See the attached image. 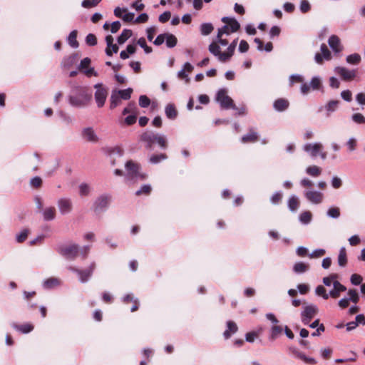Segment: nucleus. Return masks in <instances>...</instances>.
Returning <instances> with one entry per match:
<instances>
[{
	"instance_id": "1",
	"label": "nucleus",
	"mask_w": 365,
	"mask_h": 365,
	"mask_svg": "<svg viewBox=\"0 0 365 365\" xmlns=\"http://www.w3.org/2000/svg\"><path fill=\"white\" fill-rule=\"evenodd\" d=\"M139 141L144 143V147L147 150H152L155 143L158 144L163 149H165L168 147L166 138L152 130L143 132L139 137Z\"/></svg>"
},
{
	"instance_id": "2",
	"label": "nucleus",
	"mask_w": 365,
	"mask_h": 365,
	"mask_svg": "<svg viewBox=\"0 0 365 365\" xmlns=\"http://www.w3.org/2000/svg\"><path fill=\"white\" fill-rule=\"evenodd\" d=\"M57 252L68 259H75L79 253V247L76 244L64 245L58 247Z\"/></svg>"
},
{
	"instance_id": "3",
	"label": "nucleus",
	"mask_w": 365,
	"mask_h": 365,
	"mask_svg": "<svg viewBox=\"0 0 365 365\" xmlns=\"http://www.w3.org/2000/svg\"><path fill=\"white\" fill-rule=\"evenodd\" d=\"M91 98V95L86 93L84 90L81 89L76 95L70 96L69 103L73 106L83 107L88 104Z\"/></svg>"
},
{
	"instance_id": "4",
	"label": "nucleus",
	"mask_w": 365,
	"mask_h": 365,
	"mask_svg": "<svg viewBox=\"0 0 365 365\" xmlns=\"http://www.w3.org/2000/svg\"><path fill=\"white\" fill-rule=\"evenodd\" d=\"M140 164L135 163L133 160H128L125 163L127 175L131 179L140 178V180H144L147 178L145 174H142L140 173Z\"/></svg>"
},
{
	"instance_id": "5",
	"label": "nucleus",
	"mask_w": 365,
	"mask_h": 365,
	"mask_svg": "<svg viewBox=\"0 0 365 365\" xmlns=\"http://www.w3.org/2000/svg\"><path fill=\"white\" fill-rule=\"evenodd\" d=\"M216 99L224 109L235 108L233 100L227 95L225 89H220L217 92Z\"/></svg>"
},
{
	"instance_id": "6",
	"label": "nucleus",
	"mask_w": 365,
	"mask_h": 365,
	"mask_svg": "<svg viewBox=\"0 0 365 365\" xmlns=\"http://www.w3.org/2000/svg\"><path fill=\"white\" fill-rule=\"evenodd\" d=\"M96 89L95 93V100L98 108L104 106L107 96L108 89L104 88L102 84L98 83L94 86Z\"/></svg>"
},
{
	"instance_id": "7",
	"label": "nucleus",
	"mask_w": 365,
	"mask_h": 365,
	"mask_svg": "<svg viewBox=\"0 0 365 365\" xmlns=\"http://www.w3.org/2000/svg\"><path fill=\"white\" fill-rule=\"evenodd\" d=\"M111 197L103 195L98 197L94 202V212H99L105 210L109 205Z\"/></svg>"
},
{
	"instance_id": "8",
	"label": "nucleus",
	"mask_w": 365,
	"mask_h": 365,
	"mask_svg": "<svg viewBox=\"0 0 365 365\" xmlns=\"http://www.w3.org/2000/svg\"><path fill=\"white\" fill-rule=\"evenodd\" d=\"M95 268H96V264L93 262L89 266V267L88 269H84V270L78 269L75 267H70L69 269L73 272H76L79 275L80 280L81 282H86L88 280L90 277L92 275Z\"/></svg>"
},
{
	"instance_id": "9",
	"label": "nucleus",
	"mask_w": 365,
	"mask_h": 365,
	"mask_svg": "<svg viewBox=\"0 0 365 365\" xmlns=\"http://www.w3.org/2000/svg\"><path fill=\"white\" fill-rule=\"evenodd\" d=\"M335 71L345 81H352L356 76V70H349L344 67H336Z\"/></svg>"
},
{
	"instance_id": "10",
	"label": "nucleus",
	"mask_w": 365,
	"mask_h": 365,
	"mask_svg": "<svg viewBox=\"0 0 365 365\" xmlns=\"http://www.w3.org/2000/svg\"><path fill=\"white\" fill-rule=\"evenodd\" d=\"M58 207L62 215H66L71 212L73 208L72 202L68 198H61L58 200Z\"/></svg>"
},
{
	"instance_id": "11",
	"label": "nucleus",
	"mask_w": 365,
	"mask_h": 365,
	"mask_svg": "<svg viewBox=\"0 0 365 365\" xmlns=\"http://www.w3.org/2000/svg\"><path fill=\"white\" fill-rule=\"evenodd\" d=\"M321 51L322 54L319 53H317L315 54V61L319 64L323 63V58L326 60H330L331 58V55L330 51L328 49L327 45L325 43H322L321 45Z\"/></svg>"
},
{
	"instance_id": "12",
	"label": "nucleus",
	"mask_w": 365,
	"mask_h": 365,
	"mask_svg": "<svg viewBox=\"0 0 365 365\" xmlns=\"http://www.w3.org/2000/svg\"><path fill=\"white\" fill-rule=\"evenodd\" d=\"M304 196L309 201L314 204L321 203L324 198L323 193L317 191H307Z\"/></svg>"
},
{
	"instance_id": "13",
	"label": "nucleus",
	"mask_w": 365,
	"mask_h": 365,
	"mask_svg": "<svg viewBox=\"0 0 365 365\" xmlns=\"http://www.w3.org/2000/svg\"><path fill=\"white\" fill-rule=\"evenodd\" d=\"M83 138L88 142L96 143L98 141V138L92 128H86L82 131Z\"/></svg>"
},
{
	"instance_id": "14",
	"label": "nucleus",
	"mask_w": 365,
	"mask_h": 365,
	"mask_svg": "<svg viewBox=\"0 0 365 365\" xmlns=\"http://www.w3.org/2000/svg\"><path fill=\"white\" fill-rule=\"evenodd\" d=\"M333 286L334 288L330 291L329 295L334 299L338 298L341 292H345L346 290V287L336 280L333 282Z\"/></svg>"
},
{
	"instance_id": "15",
	"label": "nucleus",
	"mask_w": 365,
	"mask_h": 365,
	"mask_svg": "<svg viewBox=\"0 0 365 365\" xmlns=\"http://www.w3.org/2000/svg\"><path fill=\"white\" fill-rule=\"evenodd\" d=\"M329 46L335 53H339L342 51V46H341V41L339 38L336 35H332L328 40Z\"/></svg>"
},
{
	"instance_id": "16",
	"label": "nucleus",
	"mask_w": 365,
	"mask_h": 365,
	"mask_svg": "<svg viewBox=\"0 0 365 365\" xmlns=\"http://www.w3.org/2000/svg\"><path fill=\"white\" fill-rule=\"evenodd\" d=\"M273 106L276 110L283 112L289 108V102L286 98H278L274 102Z\"/></svg>"
},
{
	"instance_id": "17",
	"label": "nucleus",
	"mask_w": 365,
	"mask_h": 365,
	"mask_svg": "<svg viewBox=\"0 0 365 365\" xmlns=\"http://www.w3.org/2000/svg\"><path fill=\"white\" fill-rule=\"evenodd\" d=\"M43 220L51 221L55 219L56 210L53 206L47 207L41 210Z\"/></svg>"
},
{
	"instance_id": "18",
	"label": "nucleus",
	"mask_w": 365,
	"mask_h": 365,
	"mask_svg": "<svg viewBox=\"0 0 365 365\" xmlns=\"http://www.w3.org/2000/svg\"><path fill=\"white\" fill-rule=\"evenodd\" d=\"M227 329L223 333V336L225 339L231 337L232 334L236 333L238 330V327L233 321H228L227 322Z\"/></svg>"
},
{
	"instance_id": "19",
	"label": "nucleus",
	"mask_w": 365,
	"mask_h": 365,
	"mask_svg": "<svg viewBox=\"0 0 365 365\" xmlns=\"http://www.w3.org/2000/svg\"><path fill=\"white\" fill-rule=\"evenodd\" d=\"M222 21L230 26L231 32H236L240 28L239 22L234 18L223 17Z\"/></svg>"
},
{
	"instance_id": "20",
	"label": "nucleus",
	"mask_w": 365,
	"mask_h": 365,
	"mask_svg": "<svg viewBox=\"0 0 365 365\" xmlns=\"http://www.w3.org/2000/svg\"><path fill=\"white\" fill-rule=\"evenodd\" d=\"M322 145L320 143L307 144L304 146V150L307 152H310L312 157H317L318 153L322 150Z\"/></svg>"
},
{
	"instance_id": "21",
	"label": "nucleus",
	"mask_w": 365,
	"mask_h": 365,
	"mask_svg": "<svg viewBox=\"0 0 365 365\" xmlns=\"http://www.w3.org/2000/svg\"><path fill=\"white\" fill-rule=\"evenodd\" d=\"M259 140L257 133L253 130L250 129L249 133L242 137V142L243 143H255Z\"/></svg>"
},
{
	"instance_id": "22",
	"label": "nucleus",
	"mask_w": 365,
	"mask_h": 365,
	"mask_svg": "<svg viewBox=\"0 0 365 365\" xmlns=\"http://www.w3.org/2000/svg\"><path fill=\"white\" fill-rule=\"evenodd\" d=\"M318 313V308L317 306L311 304L306 306L304 311L302 312V316H305L309 318H314V316Z\"/></svg>"
},
{
	"instance_id": "23",
	"label": "nucleus",
	"mask_w": 365,
	"mask_h": 365,
	"mask_svg": "<svg viewBox=\"0 0 365 365\" xmlns=\"http://www.w3.org/2000/svg\"><path fill=\"white\" fill-rule=\"evenodd\" d=\"M166 116L170 119H175L178 115V111L174 104L169 103L165 107Z\"/></svg>"
},
{
	"instance_id": "24",
	"label": "nucleus",
	"mask_w": 365,
	"mask_h": 365,
	"mask_svg": "<svg viewBox=\"0 0 365 365\" xmlns=\"http://www.w3.org/2000/svg\"><path fill=\"white\" fill-rule=\"evenodd\" d=\"M122 99L119 98L118 94L115 91H113L111 93L110 98V108L114 109L117 106H118L121 103Z\"/></svg>"
},
{
	"instance_id": "25",
	"label": "nucleus",
	"mask_w": 365,
	"mask_h": 365,
	"mask_svg": "<svg viewBox=\"0 0 365 365\" xmlns=\"http://www.w3.org/2000/svg\"><path fill=\"white\" fill-rule=\"evenodd\" d=\"M338 264L340 267H345L347 264L346 251L344 247H341L339 250L338 256Z\"/></svg>"
},
{
	"instance_id": "26",
	"label": "nucleus",
	"mask_w": 365,
	"mask_h": 365,
	"mask_svg": "<svg viewBox=\"0 0 365 365\" xmlns=\"http://www.w3.org/2000/svg\"><path fill=\"white\" fill-rule=\"evenodd\" d=\"M300 205V202L297 197L293 195L289 197L288 200V207L289 210L294 212L298 210Z\"/></svg>"
},
{
	"instance_id": "27",
	"label": "nucleus",
	"mask_w": 365,
	"mask_h": 365,
	"mask_svg": "<svg viewBox=\"0 0 365 365\" xmlns=\"http://www.w3.org/2000/svg\"><path fill=\"white\" fill-rule=\"evenodd\" d=\"M77 34L78 31L76 30H73L70 33L68 36V42L72 48H78L79 46V43L77 41Z\"/></svg>"
},
{
	"instance_id": "28",
	"label": "nucleus",
	"mask_w": 365,
	"mask_h": 365,
	"mask_svg": "<svg viewBox=\"0 0 365 365\" xmlns=\"http://www.w3.org/2000/svg\"><path fill=\"white\" fill-rule=\"evenodd\" d=\"M282 327L279 325H274L271 329L269 339L274 341L282 333Z\"/></svg>"
},
{
	"instance_id": "29",
	"label": "nucleus",
	"mask_w": 365,
	"mask_h": 365,
	"mask_svg": "<svg viewBox=\"0 0 365 365\" xmlns=\"http://www.w3.org/2000/svg\"><path fill=\"white\" fill-rule=\"evenodd\" d=\"M119 98L122 100H129L131 97V94L133 93V89L129 88L124 90H115Z\"/></svg>"
},
{
	"instance_id": "30",
	"label": "nucleus",
	"mask_w": 365,
	"mask_h": 365,
	"mask_svg": "<svg viewBox=\"0 0 365 365\" xmlns=\"http://www.w3.org/2000/svg\"><path fill=\"white\" fill-rule=\"evenodd\" d=\"M306 173L312 177H318L322 173V168L317 165L309 166L306 169Z\"/></svg>"
},
{
	"instance_id": "31",
	"label": "nucleus",
	"mask_w": 365,
	"mask_h": 365,
	"mask_svg": "<svg viewBox=\"0 0 365 365\" xmlns=\"http://www.w3.org/2000/svg\"><path fill=\"white\" fill-rule=\"evenodd\" d=\"M309 269L308 264L299 262L294 265L293 270L296 273H304Z\"/></svg>"
},
{
	"instance_id": "32",
	"label": "nucleus",
	"mask_w": 365,
	"mask_h": 365,
	"mask_svg": "<svg viewBox=\"0 0 365 365\" xmlns=\"http://www.w3.org/2000/svg\"><path fill=\"white\" fill-rule=\"evenodd\" d=\"M133 34L130 29H124L121 34L118 37V43L119 44L124 43Z\"/></svg>"
},
{
	"instance_id": "33",
	"label": "nucleus",
	"mask_w": 365,
	"mask_h": 365,
	"mask_svg": "<svg viewBox=\"0 0 365 365\" xmlns=\"http://www.w3.org/2000/svg\"><path fill=\"white\" fill-rule=\"evenodd\" d=\"M168 156L165 153L152 155L149 161L152 164H157L160 161L167 159Z\"/></svg>"
},
{
	"instance_id": "34",
	"label": "nucleus",
	"mask_w": 365,
	"mask_h": 365,
	"mask_svg": "<svg viewBox=\"0 0 365 365\" xmlns=\"http://www.w3.org/2000/svg\"><path fill=\"white\" fill-rule=\"evenodd\" d=\"M165 40L166 45L168 48L175 47L178 42L177 38L171 34H166Z\"/></svg>"
},
{
	"instance_id": "35",
	"label": "nucleus",
	"mask_w": 365,
	"mask_h": 365,
	"mask_svg": "<svg viewBox=\"0 0 365 365\" xmlns=\"http://www.w3.org/2000/svg\"><path fill=\"white\" fill-rule=\"evenodd\" d=\"M214 27L210 23L202 24L200 26V31L202 35L207 36L212 33Z\"/></svg>"
},
{
	"instance_id": "36",
	"label": "nucleus",
	"mask_w": 365,
	"mask_h": 365,
	"mask_svg": "<svg viewBox=\"0 0 365 365\" xmlns=\"http://www.w3.org/2000/svg\"><path fill=\"white\" fill-rule=\"evenodd\" d=\"M152 191V187L150 185H144L141 188L135 192L136 196L149 195Z\"/></svg>"
},
{
	"instance_id": "37",
	"label": "nucleus",
	"mask_w": 365,
	"mask_h": 365,
	"mask_svg": "<svg viewBox=\"0 0 365 365\" xmlns=\"http://www.w3.org/2000/svg\"><path fill=\"white\" fill-rule=\"evenodd\" d=\"M346 61L350 64L357 65L361 61V56L358 53L349 55L346 57Z\"/></svg>"
},
{
	"instance_id": "38",
	"label": "nucleus",
	"mask_w": 365,
	"mask_h": 365,
	"mask_svg": "<svg viewBox=\"0 0 365 365\" xmlns=\"http://www.w3.org/2000/svg\"><path fill=\"white\" fill-rule=\"evenodd\" d=\"M136 105H135V102H130L128 105L127 107H125L123 112H122V114L123 115H125L128 113H132V114H135L136 113Z\"/></svg>"
},
{
	"instance_id": "39",
	"label": "nucleus",
	"mask_w": 365,
	"mask_h": 365,
	"mask_svg": "<svg viewBox=\"0 0 365 365\" xmlns=\"http://www.w3.org/2000/svg\"><path fill=\"white\" fill-rule=\"evenodd\" d=\"M101 0H84L82 1L81 5L86 9H90L96 6Z\"/></svg>"
},
{
	"instance_id": "40",
	"label": "nucleus",
	"mask_w": 365,
	"mask_h": 365,
	"mask_svg": "<svg viewBox=\"0 0 365 365\" xmlns=\"http://www.w3.org/2000/svg\"><path fill=\"white\" fill-rule=\"evenodd\" d=\"M209 51L217 57L221 52L220 47L216 42H212L209 46Z\"/></svg>"
},
{
	"instance_id": "41",
	"label": "nucleus",
	"mask_w": 365,
	"mask_h": 365,
	"mask_svg": "<svg viewBox=\"0 0 365 365\" xmlns=\"http://www.w3.org/2000/svg\"><path fill=\"white\" fill-rule=\"evenodd\" d=\"M17 329L22 333L26 334L31 331L34 329V326L31 324H24L16 327Z\"/></svg>"
},
{
	"instance_id": "42",
	"label": "nucleus",
	"mask_w": 365,
	"mask_h": 365,
	"mask_svg": "<svg viewBox=\"0 0 365 365\" xmlns=\"http://www.w3.org/2000/svg\"><path fill=\"white\" fill-rule=\"evenodd\" d=\"M138 44L144 49L146 53H150L153 51L152 48L147 45L146 41L143 37H141L138 39Z\"/></svg>"
},
{
	"instance_id": "43",
	"label": "nucleus",
	"mask_w": 365,
	"mask_h": 365,
	"mask_svg": "<svg viewBox=\"0 0 365 365\" xmlns=\"http://www.w3.org/2000/svg\"><path fill=\"white\" fill-rule=\"evenodd\" d=\"M316 294L318 296L323 297L324 299H328L329 295L327 293L326 289L322 285H319L316 288Z\"/></svg>"
},
{
	"instance_id": "44",
	"label": "nucleus",
	"mask_w": 365,
	"mask_h": 365,
	"mask_svg": "<svg viewBox=\"0 0 365 365\" xmlns=\"http://www.w3.org/2000/svg\"><path fill=\"white\" fill-rule=\"evenodd\" d=\"M312 213L309 211L303 212L299 217L300 221L304 224L309 223L312 220Z\"/></svg>"
},
{
	"instance_id": "45",
	"label": "nucleus",
	"mask_w": 365,
	"mask_h": 365,
	"mask_svg": "<svg viewBox=\"0 0 365 365\" xmlns=\"http://www.w3.org/2000/svg\"><path fill=\"white\" fill-rule=\"evenodd\" d=\"M106 41L107 43V48L106 49V53L108 56H112V51L110 50V45L113 43V37L111 35H108L106 37Z\"/></svg>"
},
{
	"instance_id": "46",
	"label": "nucleus",
	"mask_w": 365,
	"mask_h": 365,
	"mask_svg": "<svg viewBox=\"0 0 365 365\" xmlns=\"http://www.w3.org/2000/svg\"><path fill=\"white\" fill-rule=\"evenodd\" d=\"M310 85L313 90H319L322 87L321 79L319 77L312 78Z\"/></svg>"
},
{
	"instance_id": "47",
	"label": "nucleus",
	"mask_w": 365,
	"mask_h": 365,
	"mask_svg": "<svg viewBox=\"0 0 365 365\" xmlns=\"http://www.w3.org/2000/svg\"><path fill=\"white\" fill-rule=\"evenodd\" d=\"M29 230L28 229L23 230L21 231V232L16 236V241L19 243L24 242L26 240V238L29 235Z\"/></svg>"
},
{
	"instance_id": "48",
	"label": "nucleus",
	"mask_w": 365,
	"mask_h": 365,
	"mask_svg": "<svg viewBox=\"0 0 365 365\" xmlns=\"http://www.w3.org/2000/svg\"><path fill=\"white\" fill-rule=\"evenodd\" d=\"M233 55L227 50L225 52H220L217 56L218 60L221 62H227Z\"/></svg>"
},
{
	"instance_id": "49",
	"label": "nucleus",
	"mask_w": 365,
	"mask_h": 365,
	"mask_svg": "<svg viewBox=\"0 0 365 365\" xmlns=\"http://www.w3.org/2000/svg\"><path fill=\"white\" fill-rule=\"evenodd\" d=\"M58 284V280L56 278H49L46 279L43 285L46 288L50 289Z\"/></svg>"
},
{
	"instance_id": "50",
	"label": "nucleus",
	"mask_w": 365,
	"mask_h": 365,
	"mask_svg": "<svg viewBox=\"0 0 365 365\" xmlns=\"http://www.w3.org/2000/svg\"><path fill=\"white\" fill-rule=\"evenodd\" d=\"M150 104V100L145 95H142L139 98V105L142 108H147Z\"/></svg>"
},
{
	"instance_id": "51",
	"label": "nucleus",
	"mask_w": 365,
	"mask_h": 365,
	"mask_svg": "<svg viewBox=\"0 0 365 365\" xmlns=\"http://www.w3.org/2000/svg\"><path fill=\"white\" fill-rule=\"evenodd\" d=\"M79 192L81 196H86L90 192V187L86 183H81L79 185Z\"/></svg>"
},
{
	"instance_id": "52",
	"label": "nucleus",
	"mask_w": 365,
	"mask_h": 365,
	"mask_svg": "<svg viewBox=\"0 0 365 365\" xmlns=\"http://www.w3.org/2000/svg\"><path fill=\"white\" fill-rule=\"evenodd\" d=\"M86 42L88 46H93L97 44V38L93 34H89L86 38Z\"/></svg>"
},
{
	"instance_id": "53",
	"label": "nucleus",
	"mask_w": 365,
	"mask_h": 365,
	"mask_svg": "<svg viewBox=\"0 0 365 365\" xmlns=\"http://www.w3.org/2000/svg\"><path fill=\"white\" fill-rule=\"evenodd\" d=\"M311 9V5L307 0H302L300 4V11L303 13H307Z\"/></svg>"
},
{
	"instance_id": "54",
	"label": "nucleus",
	"mask_w": 365,
	"mask_h": 365,
	"mask_svg": "<svg viewBox=\"0 0 365 365\" xmlns=\"http://www.w3.org/2000/svg\"><path fill=\"white\" fill-rule=\"evenodd\" d=\"M339 103V101H330L326 106V109L329 112L334 111Z\"/></svg>"
},
{
	"instance_id": "55",
	"label": "nucleus",
	"mask_w": 365,
	"mask_h": 365,
	"mask_svg": "<svg viewBox=\"0 0 365 365\" xmlns=\"http://www.w3.org/2000/svg\"><path fill=\"white\" fill-rule=\"evenodd\" d=\"M327 214L329 217L337 218L340 215V210L339 207H331L329 209Z\"/></svg>"
},
{
	"instance_id": "56",
	"label": "nucleus",
	"mask_w": 365,
	"mask_h": 365,
	"mask_svg": "<svg viewBox=\"0 0 365 365\" xmlns=\"http://www.w3.org/2000/svg\"><path fill=\"white\" fill-rule=\"evenodd\" d=\"M136 120H137V113H135V114H131V115L127 116L125 118L124 122L127 125H132L134 123H135Z\"/></svg>"
},
{
	"instance_id": "57",
	"label": "nucleus",
	"mask_w": 365,
	"mask_h": 365,
	"mask_svg": "<svg viewBox=\"0 0 365 365\" xmlns=\"http://www.w3.org/2000/svg\"><path fill=\"white\" fill-rule=\"evenodd\" d=\"M348 294L350 297L349 300L352 302L356 304L359 302V297L356 289H349Z\"/></svg>"
},
{
	"instance_id": "58",
	"label": "nucleus",
	"mask_w": 365,
	"mask_h": 365,
	"mask_svg": "<svg viewBox=\"0 0 365 365\" xmlns=\"http://www.w3.org/2000/svg\"><path fill=\"white\" fill-rule=\"evenodd\" d=\"M352 120L359 124H364L365 123V117L361 113H354L352 115Z\"/></svg>"
},
{
	"instance_id": "59",
	"label": "nucleus",
	"mask_w": 365,
	"mask_h": 365,
	"mask_svg": "<svg viewBox=\"0 0 365 365\" xmlns=\"http://www.w3.org/2000/svg\"><path fill=\"white\" fill-rule=\"evenodd\" d=\"M326 253L325 250L324 249H318L314 250L312 253H311L309 257L310 258H318L323 257Z\"/></svg>"
},
{
	"instance_id": "60",
	"label": "nucleus",
	"mask_w": 365,
	"mask_h": 365,
	"mask_svg": "<svg viewBox=\"0 0 365 365\" xmlns=\"http://www.w3.org/2000/svg\"><path fill=\"white\" fill-rule=\"evenodd\" d=\"M31 185L34 188H39L42 185V180L39 177H35L31 180Z\"/></svg>"
},
{
	"instance_id": "61",
	"label": "nucleus",
	"mask_w": 365,
	"mask_h": 365,
	"mask_svg": "<svg viewBox=\"0 0 365 365\" xmlns=\"http://www.w3.org/2000/svg\"><path fill=\"white\" fill-rule=\"evenodd\" d=\"M362 280V277L358 274H353L351 277V282L354 285L360 284Z\"/></svg>"
},
{
	"instance_id": "62",
	"label": "nucleus",
	"mask_w": 365,
	"mask_h": 365,
	"mask_svg": "<svg viewBox=\"0 0 365 365\" xmlns=\"http://www.w3.org/2000/svg\"><path fill=\"white\" fill-rule=\"evenodd\" d=\"M341 96L344 101L348 102L352 100V93L349 90L343 91L341 93Z\"/></svg>"
},
{
	"instance_id": "63",
	"label": "nucleus",
	"mask_w": 365,
	"mask_h": 365,
	"mask_svg": "<svg viewBox=\"0 0 365 365\" xmlns=\"http://www.w3.org/2000/svg\"><path fill=\"white\" fill-rule=\"evenodd\" d=\"M282 194L279 192L274 193L271 197V202L273 204H278L282 201Z\"/></svg>"
},
{
	"instance_id": "64",
	"label": "nucleus",
	"mask_w": 365,
	"mask_h": 365,
	"mask_svg": "<svg viewBox=\"0 0 365 365\" xmlns=\"http://www.w3.org/2000/svg\"><path fill=\"white\" fill-rule=\"evenodd\" d=\"M171 17V13L170 11H165L159 16V21L161 23L167 22Z\"/></svg>"
}]
</instances>
